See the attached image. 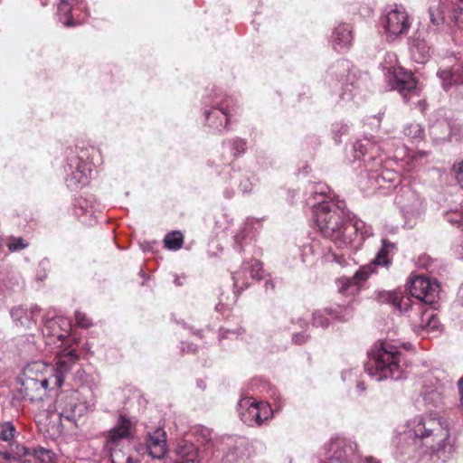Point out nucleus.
Segmentation results:
<instances>
[{"mask_svg":"<svg viewBox=\"0 0 463 463\" xmlns=\"http://www.w3.org/2000/svg\"><path fill=\"white\" fill-rule=\"evenodd\" d=\"M453 17L458 27L463 29V1L458 5Z\"/></svg>","mask_w":463,"mask_h":463,"instance_id":"obj_31","label":"nucleus"},{"mask_svg":"<svg viewBox=\"0 0 463 463\" xmlns=\"http://www.w3.org/2000/svg\"><path fill=\"white\" fill-rule=\"evenodd\" d=\"M66 337H67V335L62 334V333L57 335V338L61 343H63Z\"/></svg>","mask_w":463,"mask_h":463,"instance_id":"obj_41","label":"nucleus"},{"mask_svg":"<svg viewBox=\"0 0 463 463\" xmlns=\"http://www.w3.org/2000/svg\"><path fill=\"white\" fill-rule=\"evenodd\" d=\"M419 155H420V156H426V153L425 152H420Z\"/></svg>","mask_w":463,"mask_h":463,"instance_id":"obj_48","label":"nucleus"},{"mask_svg":"<svg viewBox=\"0 0 463 463\" xmlns=\"http://www.w3.org/2000/svg\"><path fill=\"white\" fill-rule=\"evenodd\" d=\"M458 389H459V393L461 395V399L463 401V378L458 382Z\"/></svg>","mask_w":463,"mask_h":463,"instance_id":"obj_40","label":"nucleus"},{"mask_svg":"<svg viewBox=\"0 0 463 463\" xmlns=\"http://www.w3.org/2000/svg\"><path fill=\"white\" fill-rule=\"evenodd\" d=\"M234 155H239L245 151V142L241 139H236L233 141Z\"/></svg>","mask_w":463,"mask_h":463,"instance_id":"obj_33","label":"nucleus"},{"mask_svg":"<svg viewBox=\"0 0 463 463\" xmlns=\"http://www.w3.org/2000/svg\"><path fill=\"white\" fill-rule=\"evenodd\" d=\"M447 221L452 225L463 226V205L461 211L451 210L446 213Z\"/></svg>","mask_w":463,"mask_h":463,"instance_id":"obj_23","label":"nucleus"},{"mask_svg":"<svg viewBox=\"0 0 463 463\" xmlns=\"http://www.w3.org/2000/svg\"><path fill=\"white\" fill-rule=\"evenodd\" d=\"M429 13H430V22L432 23L433 25L438 26L443 23L444 18L439 14L438 9L430 8Z\"/></svg>","mask_w":463,"mask_h":463,"instance_id":"obj_32","label":"nucleus"},{"mask_svg":"<svg viewBox=\"0 0 463 463\" xmlns=\"http://www.w3.org/2000/svg\"><path fill=\"white\" fill-rule=\"evenodd\" d=\"M398 291H382L378 294V300L381 302H386L390 303L393 306L396 299H398L397 297Z\"/></svg>","mask_w":463,"mask_h":463,"instance_id":"obj_28","label":"nucleus"},{"mask_svg":"<svg viewBox=\"0 0 463 463\" xmlns=\"http://www.w3.org/2000/svg\"><path fill=\"white\" fill-rule=\"evenodd\" d=\"M307 340V337L302 335V334H297V335H294L293 336V341L296 343V344H303L305 343Z\"/></svg>","mask_w":463,"mask_h":463,"instance_id":"obj_36","label":"nucleus"},{"mask_svg":"<svg viewBox=\"0 0 463 463\" xmlns=\"http://www.w3.org/2000/svg\"><path fill=\"white\" fill-rule=\"evenodd\" d=\"M339 293L354 298L360 291V286L356 285L351 277H343L336 280Z\"/></svg>","mask_w":463,"mask_h":463,"instance_id":"obj_16","label":"nucleus"},{"mask_svg":"<svg viewBox=\"0 0 463 463\" xmlns=\"http://www.w3.org/2000/svg\"><path fill=\"white\" fill-rule=\"evenodd\" d=\"M397 297L398 299H396L394 302L393 307L400 312H407L411 306V298L408 296H403L400 291H398Z\"/></svg>","mask_w":463,"mask_h":463,"instance_id":"obj_22","label":"nucleus"},{"mask_svg":"<svg viewBox=\"0 0 463 463\" xmlns=\"http://www.w3.org/2000/svg\"><path fill=\"white\" fill-rule=\"evenodd\" d=\"M335 260L342 265L343 261H344V259H343V257L335 256Z\"/></svg>","mask_w":463,"mask_h":463,"instance_id":"obj_42","label":"nucleus"},{"mask_svg":"<svg viewBox=\"0 0 463 463\" xmlns=\"http://www.w3.org/2000/svg\"><path fill=\"white\" fill-rule=\"evenodd\" d=\"M411 25V21L406 9L398 5H392L381 18V26L389 42L405 35Z\"/></svg>","mask_w":463,"mask_h":463,"instance_id":"obj_7","label":"nucleus"},{"mask_svg":"<svg viewBox=\"0 0 463 463\" xmlns=\"http://www.w3.org/2000/svg\"><path fill=\"white\" fill-rule=\"evenodd\" d=\"M130 427L129 420L121 415L118 424L109 432V441L117 443L118 440L128 438L130 435Z\"/></svg>","mask_w":463,"mask_h":463,"instance_id":"obj_13","label":"nucleus"},{"mask_svg":"<svg viewBox=\"0 0 463 463\" xmlns=\"http://www.w3.org/2000/svg\"><path fill=\"white\" fill-rule=\"evenodd\" d=\"M410 294L417 298V304L421 311V316L427 318H436L435 311L438 309L439 300V284L435 279L425 276H416L411 279Z\"/></svg>","mask_w":463,"mask_h":463,"instance_id":"obj_5","label":"nucleus"},{"mask_svg":"<svg viewBox=\"0 0 463 463\" xmlns=\"http://www.w3.org/2000/svg\"><path fill=\"white\" fill-rule=\"evenodd\" d=\"M439 394L437 392H430L429 394H425L424 395V400L429 402V401H432L433 398H439Z\"/></svg>","mask_w":463,"mask_h":463,"instance_id":"obj_37","label":"nucleus"},{"mask_svg":"<svg viewBox=\"0 0 463 463\" xmlns=\"http://www.w3.org/2000/svg\"><path fill=\"white\" fill-rule=\"evenodd\" d=\"M27 247V244L24 243L22 238H13L8 244V249L10 251H16L19 250H23Z\"/></svg>","mask_w":463,"mask_h":463,"instance_id":"obj_30","label":"nucleus"},{"mask_svg":"<svg viewBox=\"0 0 463 463\" xmlns=\"http://www.w3.org/2000/svg\"><path fill=\"white\" fill-rule=\"evenodd\" d=\"M145 446L147 454L153 458L161 459L166 453V433L162 428H156L146 432Z\"/></svg>","mask_w":463,"mask_h":463,"instance_id":"obj_11","label":"nucleus"},{"mask_svg":"<svg viewBox=\"0 0 463 463\" xmlns=\"http://www.w3.org/2000/svg\"><path fill=\"white\" fill-rule=\"evenodd\" d=\"M408 436H413L412 449L420 456L431 459L445 460L450 452L449 430L448 424L439 417L424 415L416 417L408 424Z\"/></svg>","mask_w":463,"mask_h":463,"instance_id":"obj_2","label":"nucleus"},{"mask_svg":"<svg viewBox=\"0 0 463 463\" xmlns=\"http://www.w3.org/2000/svg\"><path fill=\"white\" fill-rule=\"evenodd\" d=\"M367 463H378V461H376L374 458H367Z\"/></svg>","mask_w":463,"mask_h":463,"instance_id":"obj_43","label":"nucleus"},{"mask_svg":"<svg viewBox=\"0 0 463 463\" xmlns=\"http://www.w3.org/2000/svg\"><path fill=\"white\" fill-rule=\"evenodd\" d=\"M183 463H200V462L197 461V460H194V459H188V460H186V461H184Z\"/></svg>","mask_w":463,"mask_h":463,"instance_id":"obj_45","label":"nucleus"},{"mask_svg":"<svg viewBox=\"0 0 463 463\" xmlns=\"http://www.w3.org/2000/svg\"><path fill=\"white\" fill-rule=\"evenodd\" d=\"M56 408L60 410L61 417L68 420H76L87 410L85 402L80 401V392L76 390L60 394L56 400Z\"/></svg>","mask_w":463,"mask_h":463,"instance_id":"obj_9","label":"nucleus"},{"mask_svg":"<svg viewBox=\"0 0 463 463\" xmlns=\"http://www.w3.org/2000/svg\"><path fill=\"white\" fill-rule=\"evenodd\" d=\"M386 71V77L392 89L397 90L403 97L408 94H418L417 81L412 74L397 65V57L394 53H387L383 63Z\"/></svg>","mask_w":463,"mask_h":463,"instance_id":"obj_6","label":"nucleus"},{"mask_svg":"<svg viewBox=\"0 0 463 463\" xmlns=\"http://www.w3.org/2000/svg\"><path fill=\"white\" fill-rule=\"evenodd\" d=\"M250 275L255 279H260L262 278V265L257 260L251 261Z\"/></svg>","mask_w":463,"mask_h":463,"instance_id":"obj_29","label":"nucleus"},{"mask_svg":"<svg viewBox=\"0 0 463 463\" xmlns=\"http://www.w3.org/2000/svg\"><path fill=\"white\" fill-rule=\"evenodd\" d=\"M232 279H233V284H234V287L235 288H240V280H239V274L238 273H234L233 276H232Z\"/></svg>","mask_w":463,"mask_h":463,"instance_id":"obj_38","label":"nucleus"},{"mask_svg":"<svg viewBox=\"0 0 463 463\" xmlns=\"http://www.w3.org/2000/svg\"><path fill=\"white\" fill-rule=\"evenodd\" d=\"M327 187L319 184L317 185L314 193L315 196L319 195L321 202L315 208V222L324 237L333 241L339 248L352 244L354 239L347 231L352 229L357 236H360L358 244L362 243L366 238L373 235L371 226L367 225L362 220L354 218L347 224L343 223V211L341 207L333 202L325 201Z\"/></svg>","mask_w":463,"mask_h":463,"instance_id":"obj_1","label":"nucleus"},{"mask_svg":"<svg viewBox=\"0 0 463 463\" xmlns=\"http://www.w3.org/2000/svg\"><path fill=\"white\" fill-rule=\"evenodd\" d=\"M357 387L360 388L362 391H364L365 389L364 386V383H358Z\"/></svg>","mask_w":463,"mask_h":463,"instance_id":"obj_46","label":"nucleus"},{"mask_svg":"<svg viewBox=\"0 0 463 463\" xmlns=\"http://www.w3.org/2000/svg\"><path fill=\"white\" fill-rule=\"evenodd\" d=\"M402 345L404 349H411L410 343L384 340L375 343L370 352V358L365 364V372L376 381L385 379L399 380L403 377L401 365V353L398 348Z\"/></svg>","mask_w":463,"mask_h":463,"instance_id":"obj_3","label":"nucleus"},{"mask_svg":"<svg viewBox=\"0 0 463 463\" xmlns=\"http://www.w3.org/2000/svg\"><path fill=\"white\" fill-rule=\"evenodd\" d=\"M394 250V244L387 240H383L382 249L377 253L375 259L369 264L360 267L354 273L353 280L356 285L361 287V284L368 279L371 274L376 271L378 266L388 267L391 263L390 253Z\"/></svg>","mask_w":463,"mask_h":463,"instance_id":"obj_10","label":"nucleus"},{"mask_svg":"<svg viewBox=\"0 0 463 463\" xmlns=\"http://www.w3.org/2000/svg\"><path fill=\"white\" fill-rule=\"evenodd\" d=\"M184 241L183 234L180 232H173L168 233L165 240V246L168 250H178L182 247Z\"/></svg>","mask_w":463,"mask_h":463,"instance_id":"obj_19","label":"nucleus"},{"mask_svg":"<svg viewBox=\"0 0 463 463\" xmlns=\"http://www.w3.org/2000/svg\"><path fill=\"white\" fill-rule=\"evenodd\" d=\"M15 433L14 426L10 422H5L0 426V438L5 441H10L14 439Z\"/></svg>","mask_w":463,"mask_h":463,"instance_id":"obj_25","label":"nucleus"},{"mask_svg":"<svg viewBox=\"0 0 463 463\" xmlns=\"http://www.w3.org/2000/svg\"><path fill=\"white\" fill-rule=\"evenodd\" d=\"M175 282L176 285H181V282H180L179 279H175Z\"/></svg>","mask_w":463,"mask_h":463,"instance_id":"obj_47","label":"nucleus"},{"mask_svg":"<svg viewBox=\"0 0 463 463\" xmlns=\"http://www.w3.org/2000/svg\"><path fill=\"white\" fill-rule=\"evenodd\" d=\"M353 40L352 30L349 24L338 25L334 33L333 42L340 48L348 47Z\"/></svg>","mask_w":463,"mask_h":463,"instance_id":"obj_14","label":"nucleus"},{"mask_svg":"<svg viewBox=\"0 0 463 463\" xmlns=\"http://www.w3.org/2000/svg\"><path fill=\"white\" fill-rule=\"evenodd\" d=\"M439 76L443 81L445 90H449L452 85L463 83V77L458 74L456 71L443 70L439 71Z\"/></svg>","mask_w":463,"mask_h":463,"instance_id":"obj_18","label":"nucleus"},{"mask_svg":"<svg viewBox=\"0 0 463 463\" xmlns=\"http://www.w3.org/2000/svg\"><path fill=\"white\" fill-rule=\"evenodd\" d=\"M457 180L460 186L463 188V162L460 164L457 171Z\"/></svg>","mask_w":463,"mask_h":463,"instance_id":"obj_35","label":"nucleus"},{"mask_svg":"<svg viewBox=\"0 0 463 463\" xmlns=\"http://www.w3.org/2000/svg\"><path fill=\"white\" fill-rule=\"evenodd\" d=\"M404 134L411 138H421L423 136V129L418 123H411L404 128Z\"/></svg>","mask_w":463,"mask_h":463,"instance_id":"obj_24","label":"nucleus"},{"mask_svg":"<svg viewBox=\"0 0 463 463\" xmlns=\"http://www.w3.org/2000/svg\"><path fill=\"white\" fill-rule=\"evenodd\" d=\"M220 112L222 115V117L225 118V122L227 123L228 122V117H227L226 112H224V111H220Z\"/></svg>","mask_w":463,"mask_h":463,"instance_id":"obj_44","label":"nucleus"},{"mask_svg":"<svg viewBox=\"0 0 463 463\" xmlns=\"http://www.w3.org/2000/svg\"><path fill=\"white\" fill-rule=\"evenodd\" d=\"M40 315V309H33L30 311V314H28L27 309H24L23 307H17L12 310L11 316L16 317L17 318L22 317H36Z\"/></svg>","mask_w":463,"mask_h":463,"instance_id":"obj_27","label":"nucleus"},{"mask_svg":"<svg viewBox=\"0 0 463 463\" xmlns=\"http://www.w3.org/2000/svg\"><path fill=\"white\" fill-rule=\"evenodd\" d=\"M111 460L113 463H136L130 455L120 449H115L111 452Z\"/></svg>","mask_w":463,"mask_h":463,"instance_id":"obj_26","label":"nucleus"},{"mask_svg":"<svg viewBox=\"0 0 463 463\" xmlns=\"http://www.w3.org/2000/svg\"><path fill=\"white\" fill-rule=\"evenodd\" d=\"M265 288H266V290H269V289L273 290L274 288H275V285H274V283L272 281H267L265 283Z\"/></svg>","mask_w":463,"mask_h":463,"instance_id":"obj_39","label":"nucleus"},{"mask_svg":"<svg viewBox=\"0 0 463 463\" xmlns=\"http://www.w3.org/2000/svg\"><path fill=\"white\" fill-rule=\"evenodd\" d=\"M33 455L41 463H52L54 460V453L42 447L34 449Z\"/></svg>","mask_w":463,"mask_h":463,"instance_id":"obj_21","label":"nucleus"},{"mask_svg":"<svg viewBox=\"0 0 463 463\" xmlns=\"http://www.w3.org/2000/svg\"><path fill=\"white\" fill-rule=\"evenodd\" d=\"M80 326H88L89 325L84 324V323H80Z\"/></svg>","mask_w":463,"mask_h":463,"instance_id":"obj_49","label":"nucleus"},{"mask_svg":"<svg viewBox=\"0 0 463 463\" xmlns=\"http://www.w3.org/2000/svg\"><path fill=\"white\" fill-rule=\"evenodd\" d=\"M241 420L249 426H260L272 417V409L266 402H258L252 397H244L238 402Z\"/></svg>","mask_w":463,"mask_h":463,"instance_id":"obj_8","label":"nucleus"},{"mask_svg":"<svg viewBox=\"0 0 463 463\" xmlns=\"http://www.w3.org/2000/svg\"><path fill=\"white\" fill-rule=\"evenodd\" d=\"M79 359L75 350H62L56 355L55 366L43 363H34L28 365L24 372L23 384L25 388L38 386L47 389L49 386L61 387L66 374L71 370L73 364Z\"/></svg>","mask_w":463,"mask_h":463,"instance_id":"obj_4","label":"nucleus"},{"mask_svg":"<svg viewBox=\"0 0 463 463\" xmlns=\"http://www.w3.org/2000/svg\"><path fill=\"white\" fill-rule=\"evenodd\" d=\"M78 3V0H61L58 6V13L61 22L66 26H73L76 24L71 16L72 6Z\"/></svg>","mask_w":463,"mask_h":463,"instance_id":"obj_15","label":"nucleus"},{"mask_svg":"<svg viewBox=\"0 0 463 463\" xmlns=\"http://www.w3.org/2000/svg\"><path fill=\"white\" fill-rule=\"evenodd\" d=\"M72 178L77 179L78 182L81 184H86L88 183L87 176L81 171L79 170L72 174Z\"/></svg>","mask_w":463,"mask_h":463,"instance_id":"obj_34","label":"nucleus"},{"mask_svg":"<svg viewBox=\"0 0 463 463\" xmlns=\"http://www.w3.org/2000/svg\"><path fill=\"white\" fill-rule=\"evenodd\" d=\"M411 328L421 337H435L443 330L439 320H413Z\"/></svg>","mask_w":463,"mask_h":463,"instance_id":"obj_12","label":"nucleus"},{"mask_svg":"<svg viewBox=\"0 0 463 463\" xmlns=\"http://www.w3.org/2000/svg\"><path fill=\"white\" fill-rule=\"evenodd\" d=\"M421 45L420 42L415 40L412 45V53L418 62L423 63L430 56V48Z\"/></svg>","mask_w":463,"mask_h":463,"instance_id":"obj_20","label":"nucleus"},{"mask_svg":"<svg viewBox=\"0 0 463 463\" xmlns=\"http://www.w3.org/2000/svg\"><path fill=\"white\" fill-rule=\"evenodd\" d=\"M354 157L361 159L365 156L369 155V158L373 159L375 156V153L373 152V149L376 148L375 145L372 143L369 139H364L356 142L354 144Z\"/></svg>","mask_w":463,"mask_h":463,"instance_id":"obj_17","label":"nucleus"}]
</instances>
